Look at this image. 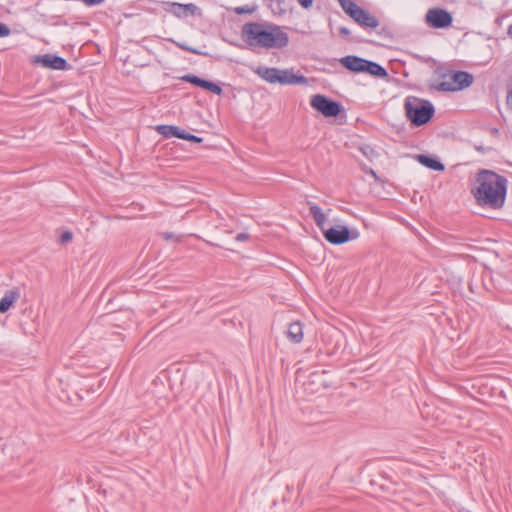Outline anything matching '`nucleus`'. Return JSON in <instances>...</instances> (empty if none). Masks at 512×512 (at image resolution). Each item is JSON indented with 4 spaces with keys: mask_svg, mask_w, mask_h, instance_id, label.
I'll use <instances>...</instances> for the list:
<instances>
[{
    "mask_svg": "<svg viewBox=\"0 0 512 512\" xmlns=\"http://www.w3.org/2000/svg\"><path fill=\"white\" fill-rule=\"evenodd\" d=\"M507 179L491 170H480L472 194L480 206L501 208L506 199Z\"/></svg>",
    "mask_w": 512,
    "mask_h": 512,
    "instance_id": "obj_1",
    "label": "nucleus"
},
{
    "mask_svg": "<svg viewBox=\"0 0 512 512\" xmlns=\"http://www.w3.org/2000/svg\"><path fill=\"white\" fill-rule=\"evenodd\" d=\"M242 38L250 47L283 48L288 42V35L277 25L258 22L247 23L242 28Z\"/></svg>",
    "mask_w": 512,
    "mask_h": 512,
    "instance_id": "obj_2",
    "label": "nucleus"
},
{
    "mask_svg": "<svg viewBox=\"0 0 512 512\" xmlns=\"http://www.w3.org/2000/svg\"><path fill=\"white\" fill-rule=\"evenodd\" d=\"M407 118L415 126H422L430 121L434 115V107L428 100L408 96L404 102Z\"/></svg>",
    "mask_w": 512,
    "mask_h": 512,
    "instance_id": "obj_3",
    "label": "nucleus"
},
{
    "mask_svg": "<svg viewBox=\"0 0 512 512\" xmlns=\"http://www.w3.org/2000/svg\"><path fill=\"white\" fill-rule=\"evenodd\" d=\"M338 2L344 12L360 26L369 29H376L379 26L378 19L368 11L359 7L354 1L338 0Z\"/></svg>",
    "mask_w": 512,
    "mask_h": 512,
    "instance_id": "obj_4",
    "label": "nucleus"
},
{
    "mask_svg": "<svg viewBox=\"0 0 512 512\" xmlns=\"http://www.w3.org/2000/svg\"><path fill=\"white\" fill-rule=\"evenodd\" d=\"M473 80V76L468 72L451 71L443 75V81L437 88L442 91H459L469 87Z\"/></svg>",
    "mask_w": 512,
    "mask_h": 512,
    "instance_id": "obj_5",
    "label": "nucleus"
},
{
    "mask_svg": "<svg viewBox=\"0 0 512 512\" xmlns=\"http://www.w3.org/2000/svg\"><path fill=\"white\" fill-rule=\"evenodd\" d=\"M310 105L325 117H336L341 111V106L338 102L322 94L313 95L310 100Z\"/></svg>",
    "mask_w": 512,
    "mask_h": 512,
    "instance_id": "obj_6",
    "label": "nucleus"
},
{
    "mask_svg": "<svg viewBox=\"0 0 512 512\" xmlns=\"http://www.w3.org/2000/svg\"><path fill=\"white\" fill-rule=\"evenodd\" d=\"M425 19L427 24L433 28H447L453 21L451 14L442 8L429 9Z\"/></svg>",
    "mask_w": 512,
    "mask_h": 512,
    "instance_id": "obj_7",
    "label": "nucleus"
},
{
    "mask_svg": "<svg viewBox=\"0 0 512 512\" xmlns=\"http://www.w3.org/2000/svg\"><path fill=\"white\" fill-rule=\"evenodd\" d=\"M325 239L334 245L343 244L350 239V231L344 225H337L336 227H332L329 229H324L322 231Z\"/></svg>",
    "mask_w": 512,
    "mask_h": 512,
    "instance_id": "obj_8",
    "label": "nucleus"
},
{
    "mask_svg": "<svg viewBox=\"0 0 512 512\" xmlns=\"http://www.w3.org/2000/svg\"><path fill=\"white\" fill-rule=\"evenodd\" d=\"M33 63L54 70H66L68 67L67 61L64 58L51 54L35 56Z\"/></svg>",
    "mask_w": 512,
    "mask_h": 512,
    "instance_id": "obj_9",
    "label": "nucleus"
},
{
    "mask_svg": "<svg viewBox=\"0 0 512 512\" xmlns=\"http://www.w3.org/2000/svg\"><path fill=\"white\" fill-rule=\"evenodd\" d=\"M182 80L206 89L216 95H220L222 93V88L218 84L201 79L198 76L192 74L184 75Z\"/></svg>",
    "mask_w": 512,
    "mask_h": 512,
    "instance_id": "obj_10",
    "label": "nucleus"
},
{
    "mask_svg": "<svg viewBox=\"0 0 512 512\" xmlns=\"http://www.w3.org/2000/svg\"><path fill=\"white\" fill-rule=\"evenodd\" d=\"M21 297L20 287H13L6 291L0 300V313H6Z\"/></svg>",
    "mask_w": 512,
    "mask_h": 512,
    "instance_id": "obj_11",
    "label": "nucleus"
},
{
    "mask_svg": "<svg viewBox=\"0 0 512 512\" xmlns=\"http://www.w3.org/2000/svg\"><path fill=\"white\" fill-rule=\"evenodd\" d=\"M278 83L282 85L307 84V78L303 75H295L290 70H280Z\"/></svg>",
    "mask_w": 512,
    "mask_h": 512,
    "instance_id": "obj_12",
    "label": "nucleus"
},
{
    "mask_svg": "<svg viewBox=\"0 0 512 512\" xmlns=\"http://www.w3.org/2000/svg\"><path fill=\"white\" fill-rule=\"evenodd\" d=\"M364 60L365 59H363L361 57L348 55V56L342 57L340 59V63L346 69H348L352 72H355V73H360V72H362V69H363Z\"/></svg>",
    "mask_w": 512,
    "mask_h": 512,
    "instance_id": "obj_13",
    "label": "nucleus"
},
{
    "mask_svg": "<svg viewBox=\"0 0 512 512\" xmlns=\"http://www.w3.org/2000/svg\"><path fill=\"white\" fill-rule=\"evenodd\" d=\"M307 204L309 206L310 214L313 217L316 225L321 231H323L325 229V222L327 220L326 214L314 202L308 201Z\"/></svg>",
    "mask_w": 512,
    "mask_h": 512,
    "instance_id": "obj_14",
    "label": "nucleus"
},
{
    "mask_svg": "<svg viewBox=\"0 0 512 512\" xmlns=\"http://www.w3.org/2000/svg\"><path fill=\"white\" fill-rule=\"evenodd\" d=\"M256 73L263 80H265L271 84H275V83H278L280 69L260 66L256 69Z\"/></svg>",
    "mask_w": 512,
    "mask_h": 512,
    "instance_id": "obj_15",
    "label": "nucleus"
},
{
    "mask_svg": "<svg viewBox=\"0 0 512 512\" xmlns=\"http://www.w3.org/2000/svg\"><path fill=\"white\" fill-rule=\"evenodd\" d=\"M362 72H366V73H368L372 76L378 77V78H385L388 76V73L385 70V68H383L378 63H375V62H372V61H369L366 59L364 60Z\"/></svg>",
    "mask_w": 512,
    "mask_h": 512,
    "instance_id": "obj_16",
    "label": "nucleus"
},
{
    "mask_svg": "<svg viewBox=\"0 0 512 512\" xmlns=\"http://www.w3.org/2000/svg\"><path fill=\"white\" fill-rule=\"evenodd\" d=\"M303 325L301 322L296 321L289 325L287 330V337L293 343H300L303 340Z\"/></svg>",
    "mask_w": 512,
    "mask_h": 512,
    "instance_id": "obj_17",
    "label": "nucleus"
},
{
    "mask_svg": "<svg viewBox=\"0 0 512 512\" xmlns=\"http://www.w3.org/2000/svg\"><path fill=\"white\" fill-rule=\"evenodd\" d=\"M156 131L166 138L176 137L182 139L184 131H181L177 126L172 125H158Z\"/></svg>",
    "mask_w": 512,
    "mask_h": 512,
    "instance_id": "obj_18",
    "label": "nucleus"
},
{
    "mask_svg": "<svg viewBox=\"0 0 512 512\" xmlns=\"http://www.w3.org/2000/svg\"><path fill=\"white\" fill-rule=\"evenodd\" d=\"M417 160L422 165L435 171H443L445 169L444 165L440 161L426 155H418Z\"/></svg>",
    "mask_w": 512,
    "mask_h": 512,
    "instance_id": "obj_19",
    "label": "nucleus"
},
{
    "mask_svg": "<svg viewBox=\"0 0 512 512\" xmlns=\"http://www.w3.org/2000/svg\"><path fill=\"white\" fill-rule=\"evenodd\" d=\"M329 337L336 341L335 347L333 349H328L327 350V353L332 354V353H334L337 350L339 342H340V340L342 338V334L338 330H333L332 333L329 335Z\"/></svg>",
    "mask_w": 512,
    "mask_h": 512,
    "instance_id": "obj_20",
    "label": "nucleus"
},
{
    "mask_svg": "<svg viewBox=\"0 0 512 512\" xmlns=\"http://www.w3.org/2000/svg\"><path fill=\"white\" fill-rule=\"evenodd\" d=\"M170 6H171L170 11H171L174 15H176V16H178V17H181L182 15H185V13H184V7H183V4H179V3H171V4H170Z\"/></svg>",
    "mask_w": 512,
    "mask_h": 512,
    "instance_id": "obj_21",
    "label": "nucleus"
},
{
    "mask_svg": "<svg viewBox=\"0 0 512 512\" xmlns=\"http://www.w3.org/2000/svg\"><path fill=\"white\" fill-rule=\"evenodd\" d=\"M72 238H73V234L70 231H65L60 235L59 241L61 244H65V243L71 241Z\"/></svg>",
    "mask_w": 512,
    "mask_h": 512,
    "instance_id": "obj_22",
    "label": "nucleus"
},
{
    "mask_svg": "<svg viewBox=\"0 0 512 512\" xmlns=\"http://www.w3.org/2000/svg\"><path fill=\"white\" fill-rule=\"evenodd\" d=\"M182 139L189 140V141H192V142H201L202 141V139L200 137H197V136L192 135V134H188L186 132H184V137H182Z\"/></svg>",
    "mask_w": 512,
    "mask_h": 512,
    "instance_id": "obj_23",
    "label": "nucleus"
},
{
    "mask_svg": "<svg viewBox=\"0 0 512 512\" xmlns=\"http://www.w3.org/2000/svg\"><path fill=\"white\" fill-rule=\"evenodd\" d=\"M10 34V29L7 25L0 23V37L8 36Z\"/></svg>",
    "mask_w": 512,
    "mask_h": 512,
    "instance_id": "obj_24",
    "label": "nucleus"
},
{
    "mask_svg": "<svg viewBox=\"0 0 512 512\" xmlns=\"http://www.w3.org/2000/svg\"><path fill=\"white\" fill-rule=\"evenodd\" d=\"M162 237L165 239V240H176V241H180V238L178 236H175L173 233L171 232H164L161 234Z\"/></svg>",
    "mask_w": 512,
    "mask_h": 512,
    "instance_id": "obj_25",
    "label": "nucleus"
},
{
    "mask_svg": "<svg viewBox=\"0 0 512 512\" xmlns=\"http://www.w3.org/2000/svg\"><path fill=\"white\" fill-rule=\"evenodd\" d=\"M325 374V372H321V373H313L311 374L310 376V379H311V382L314 383V382H318L320 381V378Z\"/></svg>",
    "mask_w": 512,
    "mask_h": 512,
    "instance_id": "obj_26",
    "label": "nucleus"
},
{
    "mask_svg": "<svg viewBox=\"0 0 512 512\" xmlns=\"http://www.w3.org/2000/svg\"><path fill=\"white\" fill-rule=\"evenodd\" d=\"M183 7L185 14H187L188 12L193 13L196 9V6L194 4H183Z\"/></svg>",
    "mask_w": 512,
    "mask_h": 512,
    "instance_id": "obj_27",
    "label": "nucleus"
},
{
    "mask_svg": "<svg viewBox=\"0 0 512 512\" xmlns=\"http://www.w3.org/2000/svg\"><path fill=\"white\" fill-rule=\"evenodd\" d=\"M178 46L181 49L185 50V51H189V52L194 53V54H200V52L198 50H196L194 48H191V47H189V46H187L185 44H178Z\"/></svg>",
    "mask_w": 512,
    "mask_h": 512,
    "instance_id": "obj_28",
    "label": "nucleus"
},
{
    "mask_svg": "<svg viewBox=\"0 0 512 512\" xmlns=\"http://www.w3.org/2000/svg\"><path fill=\"white\" fill-rule=\"evenodd\" d=\"M81 1L84 2L86 5L93 6V5H98V4L102 3L104 0H81Z\"/></svg>",
    "mask_w": 512,
    "mask_h": 512,
    "instance_id": "obj_29",
    "label": "nucleus"
},
{
    "mask_svg": "<svg viewBox=\"0 0 512 512\" xmlns=\"http://www.w3.org/2000/svg\"><path fill=\"white\" fill-rule=\"evenodd\" d=\"M249 239V234L247 233H240L236 236L237 241H246Z\"/></svg>",
    "mask_w": 512,
    "mask_h": 512,
    "instance_id": "obj_30",
    "label": "nucleus"
},
{
    "mask_svg": "<svg viewBox=\"0 0 512 512\" xmlns=\"http://www.w3.org/2000/svg\"><path fill=\"white\" fill-rule=\"evenodd\" d=\"M298 2L304 7L308 8L312 5L313 0H298Z\"/></svg>",
    "mask_w": 512,
    "mask_h": 512,
    "instance_id": "obj_31",
    "label": "nucleus"
},
{
    "mask_svg": "<svg viewBox=\"0 0 512 512\" xmlns=\"http://www.w3.org/2000/svg\"><path fill=\"white\" fill-rule=\"evenodd\" d=\"M339 33L344 35V36H348L350 34V30L346 27H340L339 28Z\"/></svg>",
    "mask_w": 512,
    "mask_h": 512,
    "instance_id": "obj_32",
    "label": "nucleus"
},
{
    "mask_svg": "<svg viewBox=\"0 0 512 512\" xmlns=\"http://www.w3.org/2000/svg\"><path fill=\"white\" fill-rule=\"evenodd\" d=\"M507 33H508L509 36L512 37V24L509 25Z\"/></svg>",
    "mask_w": 512,
    "mask_h": 512,
    "instance_id": "obj_33",
    "label": "nucleus"
},
{
    "mask_svg": "<svg viewBox=\"0 0 512 512\" xmlns=\"http://www.w3.org/2000/svg\"><path fill=\"white\" fill-rule=\"evenodd\" d=\"M370 174H371L374 178H377V174L375 173V171H374V170H372V169H371V170H370Z\"/></svg>",
    "mask_w": 512,
    "mask_h": 512,
    "instance_id": "obj_34",
    "label": "nucleus"
},
{
    "mask_svg": "<svg viewBox=\"0 0 512 512\" xmlns=\"http://www.w3.org/2000/svg\"><path fill=\"white\" fill-rule=\"evenodd\" d=\"M236 11H237V13H241L243 10L238 8Z\"/></svg>",
    "mask_w": 512,
    "mask_h": 512,
    "instance_id": "obj_35",
    "label": "nucleus"
}]
</instances>
